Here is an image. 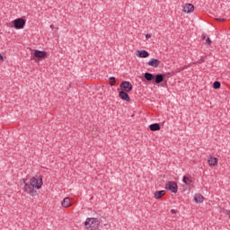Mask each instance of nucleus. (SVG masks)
<instances>
[{
  "mask_svg": "<svg viewBox=\"0 0 230 230\" xmlns=\"http://www.w3.org/2000/svg\"><path fill=\"white\" fill-rule=\"evenodd\" d=\"M43 181L41 178L38 179L33 177L31 179L30 182H28L26 179L22 181V186L24 192L31 195V197H35L37 195L36 190L41 189Z\"/></svg>",
  "mask_w": 230,
  "mask_h": 230,
  "instance_id": "1",
  "label": "nucleus"
},
{
  "mask_svg": "<svg viewBox=\"0 0 230 230\" xmlns=\"http://www.w3.org/2000/svg\"><path fill=\"white\" fill-rule=\"evenodd\" d=\"M100 226V221L97 218H87L84 223L85 230H98Z\"/></svg>",
  "mask_w": 230,
  "mask_h": 230,
  "instance_id": "2",
  "label": "nucleus"
},
{
  "mask_svg": "<svg viewBox=\"0 0 230 230\" xmlns=\"http://www.w3.org/2000/svg\"><path fill=\"white\" fill-rule=\"evenodd\" d=\"M26 20L23 18H17L13 20V24L16 30H22L25 26Z\"/></svg>",
  "mask_w": 230,
  "mask_h": 230,
  "instance_id": "3",
  "label": "nucleus"
},
{
  "mask_svg": "<svg viewBox=\"0 0 230 230\" xmlns=\"http://www.w3.org/2000/svg\"><path fill=\"white\" fill-rule=\"evenodd\" d=\"M165 188L169 190H171L173 193H177L178 192V186L177 183L174 181H170L165 185Z\"/></svg>",
  "mask_w": 230,
  "mask_h": 230,
  "instance_id": "4",
  "label": "nucleus"
},
{
  "mask_svg": "<svg viewBox=\"0 0 230 230\" xmlns=\"http://www.w3.org/2000/svg\"><path fill=\"white\" fill-rule=\"evenodd\" d=\"M120 87L122 88V91L126 93H129L133 89L131 83H128V81H124L123 83H121Z\"/></svg>",
  "mask_w": 230,
  "mask_h": 230,
  "instance_id": "5",
  "label": "nucleus"
},
{
  "mask_svg": "<svg viewBox=\"0 0 230 230\" xmlns=\"http://www.w3.org/2000/svg\"><path fill=\"white\" fill-rule=\"evenodd\" d=\"M46 57H47V52H44L42 50H35L34 51V58L36 59L40 60V59L45 58Z\"/></svg>",
  "mask_w": 230,
  "mask_h": 230,
  "instance_id": "6",
  "label": "nucleus"
},
{
  "mask_svg": "<svg viewBox=\"0 0 230 230\" xmlns=\"http://www.w3.org/2000/svg\"><path fill=\"white\" fill-rule=\"evenodd\" d=\"M195 10V7L192 4H186L184 6H183V13H193Z\"/></svg>",
  "mask_w": 230,
  "mask_h": 230,
  "instance_id": "7",
  "label": "nucleus"
},
{
  "mask_svg": "<svg viewBox=\"0 0 230 230\" xmlns=\"http://www.w3.org/2000/svg\"><path fill=\"white\" fill-rule=\"evenodd\" d=\"M61 205L64 208H68L72 207L73 206L72 199H70L69 197L64 199Z\"/></svg>",
  "mask_w": 230,
  "mask_h": 230,
  "instance_id": "8",
  "label": "nucleus"
},
{
  "mask_svg": "<svg viewBox=\"0 0 230 230\" xmlns=\"http://www.w3.org/2000/svg\"><path fill=\"white\" fill-rule=\"evenodd\" d=\"M136 55L139 58H147L149 52H147V50H137Z\"/></svg>",
  "mask_w": 230,
  "mask_h": 230,
  "instance_id": "9",
  "label": "nucleus"
},
{
  "mask_svg": "<svg viewBox=\"0 0 230 230\" xmlns=\"http://www.w3.org/2000/svg\"><path fill=\"white\" fill-rule=\"evenodd\" d=\"M161 64V62L159 61V59H150V61H148V66H152V67H158L159 65Z\"/></svg>",
  "mask_w": 230,
  "mask_h": 230,
  "instance_id": "10",
  "label": "nucleus"
},
{
  "mask_svg": "<svg viewBox=\"0 0 230 230\" xmlns=\"http://www.w3.org/2000/svg\"><path fill=\"white\" fill-rule=\"evenodd\" d=\"M208 162L210 166H217L218 164V159L213 156H209Z\"/></svg>",
  "mask_w": 230,
  "mask_h": 230,
  "instance_id": "11",
  "label": "nucleus"
},
{
  "mask_svg": "<svg viewBox=\"0 0 230 230\" xmlns=\"http://www.w3.org/2000/svg\"><path fill=\"white\" fill-rule=\"evenodd\" d=\"M119 97L126 102H129L130 98L129 95L127 93V92L121 91L119 92Z\"/></svg>",
  "mask_w": 230,
  "mask_h": 230,
  "instance_id": "12",
  "label": "nucleus"
},
{
  "mask_svg": "<svg viewBox=\"0 0 230 230\" xmlns=\"http://www.w3.org/2000/svg\"><path fill=\"white\" fill-rule=\"evenodd\" d=\"M194 200L197 204H201L204 202V197L201 194H196L194 196Z\"/></svg>",
  "mask_w": 230,
  "mask_h": 230,
  "instance_id": "13",
  "label": "nucleus"
},
{
  "mask_svg": "<svg viewBox=\"0 0 230 230\" xmlns=\"http://www.w3.org/2000/svg\"><path fill=\"white\" fill-rule=\"evenodd\" d=\"M165 191L164 190H161V191H156L155 193V198L156 199H161L162 197H164V195H165Z\"/></svg>",
  "mask_w": 230,
  "mask_h": 230,
  "instance_id": "14",
  "label": "nucleus"
},
{
  "mask_svg": "<svg viewBox=\"0 0 230 230\" xmlns=\"http://www.w3.org/2000/svg\"><path fill=\"white\" fill-rule=\"evenodd\" d=\"M150 129L152 131H157L161 129V126L159 124H151Z\"/></svg>",
  "mask_w": 230,
  "mask_h": 230,
  "instance_id": "15",
  "label": "nucleus"
},
{
  "mask_svg": "<svg viewBox=\"0 0 230 230\" xmlns=\"http://www.w3.org/2000/svg\"><path fill=\"white\" fill-rule=\"evenodd\" d=\"M182 181L187 185L190 186L192 183V180L190 177H183Z\"/></svg>",
  "mask_w": 230,
  "mask_h": 230,
  "instance_id": "16",
  "label": "nucleus"
},
{
  "mask_svg": "<svg viewBox=\"0 0 230 230\" xmlns=\"http://www.w3.org/2000/svg\"><path fill=\"white\" fill-rule=\"evenodd\" d=\"M163 81H164V75H162L161 74L156 75V78H155L156 84H161Z\"/></svg>",
  "mask_w": 230,
  "mask_h": 230,
  "instance_id": "17",
  "label": "nucleus"
},
{
  "mask_svg": "<svg viewBox=\"0 0 230 230\" xmlns=\"http://www.w3.org/2000/svg\"><path fill=\"white\" fill-rule=\"evenodd\" d=\"M145 78L147 81H152L155 77H154L153 74H149L148 72H146V74H145Z\"/></svg>",
  "mask_w": 230,
  "mask_h": 230,
  "instance_id": "18",
  "label": "nucleus"
},
{
  "mask_svg": "<svg viewBox=\"0 0 230 230\" xmlns=\"http://www.w3.org/2000/svg\"><path fill=\"white\" fill-rule=\"evenodd\" d=\"M213 87L214 89H219L221 87V83H219V81L214 82Z\"/></svg>",
  "mask_w": 230,
  "mask_h": 230,
  "instance_id": "19",
  "label": "nucleus"
},
{
  "mask_svg": "<svg viewBox=\"0 0 230 230\" xmlns=\"http://www.w3.org/2000/svg\"><path fill=\"white\" fill-rule=\"evenodd\" d=\"M116 79L115 77H110V84L111 86L115 85Z\"/></svg>",
  "mask_w": 230,
  "mask_h": 230,
  "instance_id": "20",
  "label": "nucleus"
},
{
  "mask_svg": "<svg viewBox=\"0 0 230 230\" xmlns=\"http://www.w3.org/2000/svg\"><path fill=\"white\" fill-rule=\"evenodd\" d=\"M206 45L210 46L211 45V40L210 38H208L206 40Z\"/></svg>",
  "mask_w": 230,
  "mask_h": 230,
  "instance_id": "21",
  "label": "nucleus"
},
{
  "mask_svg": "<svg viewBox=\"0 0 230 230\" xmlns=\"http://www.w3.org/2000/svg\"><path fill=\"white\" fill-rule=\"evenodd\" d=\"M216 21H217V22H225L226 19L225 18H216Z\"/></svg>",
  "mask_w": 230,
  "mask_h": 230,
  "instance_id": "22",
  "label": "nucleus"
},
{
  "mask_svg": "<svg viewBox=\"0 0 230 230\" xmlns=\"http://www.w3.org/2000/svg\"><path fill=\"white\" fill-rule=\"evenodd\" d=\"M146 40H149V39H151L152 35H151L150 33H147V34L146 35Z\"/></svg>",
  "mask_w": 230,
  "mask_h": 230,
  "instance_id": "23",
  "label": "nucleus"
},
{
  "mask_svg": "<svg viewBox=\"0 0 230 230\" xmlns=\"http://www.w3.org/2000/svg\"><path fill=\"white\" fill-rule=\"evenodd\" d=\"M171 212H172V214H176L178 211L175 210V209H172Z\"/></svg>",
  "mask_w": 230,
  "mask_h": 230,
  "instance_id": "24",
  "label": "nucleus"
},
{
  "mask_svg": "<svg viewBox=\"0 0 230 230\" xmlns=\"http://www.w3.org/2000/svg\"><path fill=\"white\" fill-rule=\"evenodd\" d=\"M0 60L3 62L4 61V58L3 56L0 54Z\"/></svg>",
  "mask_w": 230,
  "mask_h": 230,
  "instance_id": "25",
  "label": "nucleus"
},
{
  "mask_svg": "<svg viewBox=\"0 0 230 230\" xmlns=\"http://www.w3.org/2000/svg\"><path fill=\"white\" fill-rule=\"evenodd\" d=\"M227 215H228V217L230 218V211H228Z\"/></svg>",
  "mask_w": 230,
  "mask_h": 230,
  "instance_id": "26",
  "label": "nucleus"
},
{
  "mask_svg": "<svg viewBox=\"0 0 230 230\" xmlns=\"http://www.w3.org/2000/svg\"><path fill=\"white\" fill-rule=\"evenodd\" d=\"M184 70V68H181V71H183Z\"/></svg>",
  "mask_w": 230,
  "mask_h": 230,
  "instance_id": "27",
  "label": "nucleus"
},
{
  "mask_svg": "<svg viewBox=\"0 0 230 230\" xmlns=\"http://www.w3.org/2000/svg\"><path fill=\"white\" fill-rule=\"evenodd\" d=\"M205 38H206V36L203 37V39H205Z\"/></svg>",
  "mask_w": 230,
  "mask_h": 230,
  "instance_id": "28",
  "label": "nucleus"
}]
</instances>
